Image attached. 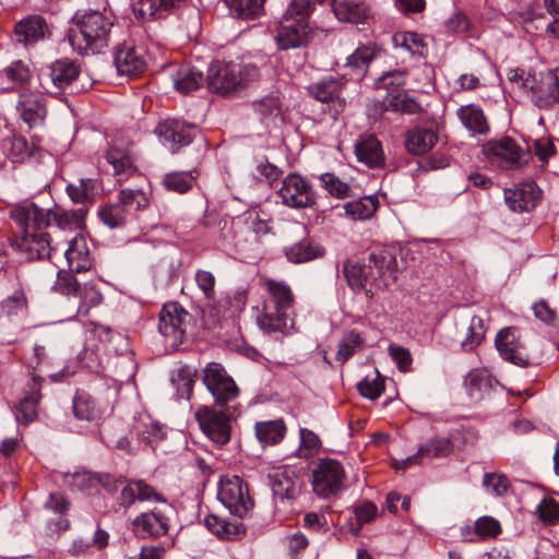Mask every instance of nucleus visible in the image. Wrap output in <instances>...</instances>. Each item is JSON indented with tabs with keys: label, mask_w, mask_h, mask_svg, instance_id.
<instances>
[{
	"label": "nucleus",
	"mask_w": 559,
	"mask_h": 559,
	"mask_svg": "<svg viewBox=\"0 0 559 559\" xmlns=\"http://www.w3.org/2000/svg\"><path fill=\"white\" fill-rule=\"evenodd\" d=\"M9 216L20 228L15 246L27 259L49 258L52 251L58 250L60 243L55 241L52 234L45 231L48 216L38 205L33 202L15 204Z\"/></svg>",
	"instance_id": "1"
},
{
	"label": "nucleus",
	"mask_w": 559,
	"mask_h": 559,
	"mask_svg": "<svg viewBox=\"0 0 559 559\" xmlns=\"http://www.w3.org/2000/svg\"><path fill=\"white\" fill-rule=\"evenodd\" d=\"M309 33L307 22L283 16L275 39L281 49L297 48L307 43Z\"/></svg>",
	"instance_id": "19"
},
{
	"label": "nucleus",
	"mask_w": 559,
	"mask_h": 559,
	"mask_svg": "<svg viewBox=\"0 0 559 559\" xmlns=\"http://www.w3.org/2000/svg\"><path fill=\"white\" fill-rule=\"evenodd\" d=\"M272 492L276 501L284 502L285 500L293 499L295 492L294 483L289 478L276 474L272 481Z\"/></svg>",
	"instance_id": "62"
},
{
	"label": "nucleus",
	"mask_w": 559,
	"mask_h": 559,
	"mask_svg": "<svg viewBox=\"0 0 559 559\" xmlns=\"http://www.w3.org/2000/svg\"><path fill=\"white\" fill-rule=\"evenodd\" d=\"M321 187L332 197L346 199L350 197L352 188L348 182L332 173H325L319 176Z\"/></svg>",
	"instance_id": "49"
},
{
	"label": "nucleus",
	"mask_w": 559,
	"mask_h": 559,
	"mask_svg": "<svg viewBox=\"0 0 559 559\" xmlns=\"http://www.w3.org/2000/svg\"><path fill=\"white\" fill-rule=\"evenodd\" d=\"M41 381L39 377H33L28 383V391L15 406L14 415L19 423L27 424L37 416V404L40 399Z\"/></svg>",
	"instance_id": "26"
},
{
	"label": "nucleus",
	"mask_w": 559,
	"mask_h": 559,
	"mask_svg": "<svg viewBox=\"0 0 559 559\" xmlns=\"http://www.w3.org/2000/svg\"><path fill=\"white\" fill-rule=\"evenodd\" d=\"M154 133L163 140H194L203 136L200 128L193 123H186L178 119H165L160 121Z\"/></svg>",
	"instance_id": "25"
},
{
	"label": "nucleus",
	"mask_w": 559,
	"mask_h": 559,
	"mask_svg": "<svg viewBox=\"0 0 559 559\" xmlns=\"http://www.w3.org/2000/svg\"><path fill=\"white\" fill-rule=\"evenodd\" d=\"M197 177L195 170L170 171L164 176L162 183L166 190L182 194L191 190Z\"/></svg>",
	"instance_id": "41"
},
{
	"label": "nucleus",
	"mask_w": 559,
	"mask_h": 559,
	"mask_svg": "<svg viewBox=\"0 0 559 559\" xmlns=\"http://www.w3.org/2000/svg\"><path fill=\"white\" fill-rule=\"evenodd\" d=\"M201 380L213 396L214 405L223 407L237 405L240 390L221 364L209 362L202 369Z\"/></svg>",
	"instance_id": "7"
},
{
	"label": "nucleus",
	"mask_w": 559,
	"mask_h": 559,
	"mask_svg": "<svg viewBox=\"0 0 559 559\" xmlns=\"http://www.w3.org/2000/svg\"><path fill=\"white\" fill-rule=\"evenodd\" d=\"M255 436L263 445L280 443L286 435V425L283 419L258 421L254 426Z\"/></svg>",
	"instance_id": "34"
},
{
	"label": "nucleus",
	"mask_w": 559,
	"mask_h": 559,
	"mask_svg": "<svg viewBox=\"0 0 559 559\" xmlns=\"http://www.w3.org/2000/svg\"><path fill=\"white\" fill-rule=\"evenodd\" d=\"M368 271L371 277V288L383 289L393 285L397 280V260L392 248H378L368 257Z\"/></svg>",
	"instance_id": "8"
},
{
	"label": "nucleus",
	"mask_w": 559,
	"mask_h": 559,
	"mask_svg": "<svg viewBox=\"0 0 559 559\" xmlns=\"http://www.w3.org/2000/svg\"><path fill=\"white\" fill-rule=\"evenodd\" d=\"M500 356L515 366L527 367L530 357L515 328L501 329L495 340Z\"/></svg>",
	"instance_id": "14"
},
{
	"label": "nucleus",
	"mask_w": 559,
	"mask_h": 559,
	"mask_svg": "<svg viewBox=\"0 0 559 559\" xmlns=\"http://www.w3.org/2000/svg\"><path fill=\"white\" fill-rule=\"evenodd\" d=\"M346 480L343 464L334 459H320L312 469V490L321 499L336 498L346 489Z\"/></svg>",
	"instance_id": "6"
},
{
	"label": "nucleus",
	"mask_w": 559,
	"mask_h": 559,
	"mask_svg": "<svg viewBox=\"0 0 559 559\" xmlns=\"http://www.w3.org/2000/svg\"><path fill=\"white\" fill-rule=\"evenodd\" d=\"M16 109L28 131L43 127L46 108L40 95L34 93L21 94Z\"/></svg>",
	"instance_id": "22"
},
{
	"label": "nucleus",
	"mask_w": 559,
	"mask_h": 559,
	"mask_svg": "<svg viewBox=\"0 0 559 559\" xmlns=\"http://www.w3.org/2000/svg\"><path fill=\"white\" fill-rule=\"evenodd\" d=\"M322 448L319 436L308 429H299V447L296 450V456L299 459H309L314 456Z\"/></svg>",
	"instance_id": "46"
},
{
	"label": "nucleus",
	"mask_w": 559,
	"mask_h": 559,
	"mask_svg": "<svg viewBox=\"0 0 559 559\" xmlns=\"http://www.w3.org/2000/svg\"><path fill=\"white\" fill-rule=\"evenodd\" d=\"M267 293L257 314V324L266 333L288 334L294 330V295L290 287L282 281H264Z\"/></svg>",
	"instance_id": "2"
},
{
	"label": "nucleus",
	"mask_w": 559,
	"mask_h": 559,
	"mask_svg": "<svg viewBox=\"0 0 559 559\" xmlns=\"http://www.w3.org/2000/svg\"><path fill=\"white\" fill-rule=\"evenodd\" d=\"M174 88L182 94L198 90L203 82V74L191 64H182L170 74Z\"/></svg>",
	"instance_id": "30"
},
{
	"label": "nucleus",
	"mask_w": 559,
	"mask_h": 559,
	"mask_svg": "<svg viewBox=\"0 0 559 559\" xmlns=\"http://www.w3.org/2000/svg\"><path fill=\"white\" fill-rule=\"evenodd\" d=\"M392 43L396 48H403L413 56L423 57L426 51V45L423 38L413 32H399L392 36Z\"/></svg>",
	"instance_id": "45"
},
{
	"label": "nucleus",
	"mask_w": 559,
	"mask_h": 559,
	"mask_svg": "<svg viewBox=\"0 0 559 559\" xmlns=\"http://www.w3.org/2000/svg\"><path fill=\"white\" fill-rule=\"evenodd\" d=\"M364 344L365 340L357 331H348L340 341L336 359L342 364L346 362L357 352L362 349Z\"/></svg>",
	"instance_id": "43"
},
{
	"label": "nucleus",
	"mask_w": 559,
	"mask_h": 559,
	"mask_svg": "<svg viewBox=\"0 0 559 559\" xmlns=\"http://www.w3.org/2000/svg\"><path fill=\"white\" fill-rule=\"evenodd\" d=\"M332 11L341 22L361 23L369 16V8L355 0H332Z\"/></svg>",
	"instance_id": "29"
},
{
	"label": "nucleus",
	"mask_w": 559,
	"mask_h": 559,
	"mask_svg": "<svg viewBox=\"0 0 559 559\" xmlns=\"http://www.w3.org/2000/svg\"><path fill=\"white\" fill-rule=\"evenodd\" d=\"M259 111L262 115V120L269 127L272 123L278 127L283 123L284 119L281 110V103L276 97H267L260 102Z\"/></svg>",
	"instance_id": "54"
},
{
	"label": "nucleus",
	"mask_w": 559,
	"mask_h": 559,
	"mask_svg": "<svg viewBox=\"0 0 559 559\" xmlns=\"http://www.w3.org/2000/svg\"><path fill=\"white\" fill-rule=\"evenodd\" d=\"M277 194L284 205L293 209L311 207L316 203L311 185L298 174L287 175Z\"/></svg>",
	"instance_id": "13"
},
{
	"label": "nucleus",
	"mask_w": 559,
	"mask_h": 559,
	"mask_svg": "<svg viewBox=\"0 0 559 559\" xmlns=\"http://www.w3.org/2000/svg\"><path fill=\"white\" fill-rule=\"evenodd\" d=\"M96 181L92 178H82L78 183H69L67 193L74 203H85L94 198Z\"/></svg>",
	"instance_id": "50"
},
{
	"label": "nucleus",
	"mask_w": 559,
	"mask_h": 559,
	"mask_svg": "<svg viewBox=\"0 0 559 559\" xmlns=\"http://www.w3.org/2000/svg\"><path fill=\"white\" fill-rule=\"evenodd\" d=\"M1 313L7 317L24 314L27 310V300L23 289H16L0 302Z\"/></svg>",
	"instance_id": "52"
},
{
	"label": "nucleus",
	"mask_w": 559,
	"mask_h": 559,
	"mask_svg": "<svg viewBox=\"0 0 559 559\" xmlns=\"http://www.w3.org/2000/svg\"><path fill=\"white\" fill-rule=\"evenodd\" d=\"M80 297L79 314L87 316L91 308L102 304L103 295L94 284L86 283L80 288L78 295Z\"/></svg>",
	"instance_id": "53"
},
{
	"label": "nucleus",
	"mask_w": 559,
	"mask_h": 559,
	"mask_svg": "<svg viewBox=\"0 0 559 559\" xmlns=\"http://www.w3.org/2000/svg\"><path fill=\"white\" fill-rule=\"evenodd\" d=\"M189 318L188 311L178 304L170 302L162 308L158 331L170 347L177 348L183 342Z\"/></svg>",
	"instance_id": "11"
},
{
	"label": "nucleus",
	"mask_w": 559,
	"mask_h": 559,
	"mask_svg": "<svg viewBox=\"0 0 559 559\" xmlns=\"http://www.w3.org/2000/svg\"><path fill=\"white\" fill-rule=\"evenodd\" d=\"M483 153L492 165L506 170L519 169L532 157L528 147H523L516 142H485Z\"/></svg>",
	"instance_id": "9"
},
{
	"label": "nucleus",
	"mask_w": 559,
	"mask_h": 559,
	"mask_svg": "<svg viewBox=\"0 0 559 559\" xmlns=\"http://www.w3.org/2000/svg\"><path fill=\"white\" fill-rule=\"evenodd\" d=\"M457 116L463 126L468 129L473 135H487L489 126L483 110L475 105L463 106L459 109Z\"/></svg>",
	"instance_id": "32"
},
{
	"label": "nucleus",
	"mask_w": 559,
	"mask_h": 559,
	"mask_svg": "<svg viewBox=\"0 0 559 559\" xmlns=\"http://www.w3.org/2000/svg\"><path fill=\"white\" fill-rule=\"evenodd\" d=\"M238 405L230 407L201 406L195 412L201 430L214 443L224 445L230 440L231 420L239 416Z\"/></svg>",
	"instance_id": "5"
},
{
	"label": "nucleus",
	"mask_w": 559,
	"mask_h": 559,
	"mask_svg": "<svg viewBox=\"0 0 559 559\" xmlns=\"http://www.w3.org/2000/svg\"><path fill=\"white\" fill-rule=\"evenodd\" d=\"M136 152L126 142L112 144L106 152L107 162L114 167L116 175H130L136 171Z\"/></svg>",
	"instance_id": "23"
},
{
	"label": "nucleus",
	"mask_w": 559,
	"mask_h": 559,
	"mask_svg": "<svg viewBox=\"0 0 559 559\" xmlns=\"http://www.w3.org/2000/svg\"><path fill=\"white\" fill-rule=\"evenodd\" d=\"M195 377L197 370L188 365H182L173 371L170 381L179 399H190Z\"/></svg>",
	"instance_id": "37"
},
{
	"label": "nucleus",
	"mask_w": 559,
	"mask_h": 559,
	"mask_svg": "<svg viewBox=\"0 0 559 559\" xmlns=\"http://www.w3.org/2000/svg\"><path fill=\"white\" fill-rule=\"evenodd\" d=\"M374 58V50L368 46L358 47L348 58L346 67L354 71L357 78H362Z\"/></svg>",
	"instance_id": "47"
},
{
	"label": "nucleus",
	"mask_w": 559,
	"mask_h": 559,
	"mask_svg": "<svg viewBox=\"0 0 559 559\" xmlns=\"http://www.w3.org/2000/svg\"><path fill=\"white\" fill-rule=\"evenodd\" d=\"M98 215L103 224L109 228H117L126 223L129 214L123 205L115 203L103 207Z\"/></svg>",
	"instance_id": "56"
},
{
	"label": "nucleus",
	"mask_w": 559,
	"mask_h": 559,
	"mask_svg": "<svg viewBox=\"0 0 559 559\" xmlns=\"http://www.w3.org/2000/svg\"><path fill=\"white\" fill-rule=\"evenodd\" d=\"M386 109L414 115L421 111V106L406 92H399L388 98Z\"/></svg>",
	"instance_id": "51"
},
{
	"label": "nucleus",
	"mask_w": 559,
	"mask_h": 559,
	"mask_svg": "<svg viewBox=\"0 0 559 559\" xmlns=\"http://www.w3.org/2000/svg\"><path fill=\"white\" fill-rule=\"evenodd\" d=\"M114 23L99 11L76 12L72 17L69 40L80 53H99L109 45Z\"/></svg>",
	"instance_id": "3"
},
{
	"label": "nucleus",
	"mask_w": 559,
	"mask_h": 559,
	"mask_svg": "<svg viewBox=\"0 0 559 559\" xmlns=\"http://www.w3.org/2000/svg\"><path fill=\"white\" fill-rule=\"evenodd\" d=\"M533 103L547 109L559 103V68L544 73L536 85L530 86Z\"/></svg>",
	"instance_id": "17"
},
{
	"label": "nucleus",
	"mask_w": 559,
	"mask_h": 559,
	"mask_svg": "<svg viewBox=\"0 0 559 559\" xmlns=\"http://www.w3.org/2000/svg\"><path fill=\"white\" fill-rule=\"evenodd\" d=\"M73 414L79 420L92 423L99 420L103 412L90 394L81 392L73 399Z\"/></svg>",
	"instance_id": "36"
},
{
	"label": "nucleus",
	"mask_w": 559,
	"mask_h": 559,
	"mask_svg": "<svg viewBox=\"0 0 559 559\" xmlns=\"http://www.w3.org/2000/svg\"><path fill=\"white\" fill-rule=\"evenodd\" d=\"M485 324L480 317L474 316L471 319L467 328V333L462 342V347L465 349H473L478 346L485 337Z\"/></svg>",
	"instance_id": "58"
},
{
	"label": "nucleus",
	"mask_w": 559,
	"mask_h": 559,
	"mask_svg": "<svg viewBox=\"0 0 559 559\" xmlns=\"http://www.w3.org/2000/svg\"><path fill=\"white\" fill-rule=\"evenodd\" d=\"M359 393L369 400H377L384 391V379L374 371L372 374L366 376L357 384Z\"/></svg>",
	"instance_id": "55"
},
{
	"label": "nucleus",
	"mask_w": 559,
	"mask_h": 559,
	"mask_svg": "<svg viewBox=\"0 0 559 559\" xmlns=\"http://www.w3.org/2000/svg\"><path fill=\"white\" fill-rule=\"evenodd\" d=\"M115 66L120 74L131 76L143 72L145 61L134 47L123 46L115 52Z\"/></svg>",
	"instance_id": "28"
},
{
	"label": "nucleus",
	"mask_w": 559,
	"mask_h": 559,
	"mask_svg": "<svg viewBox=\"0 0 559 559\" xmlns=\"http://www.w3.org/2000/svg\"><path fill=\"white\" fill-rule=\"evenodd\" d=\"M3 151L12 163L37 162L41 157L36 142H5Z\"/></svg>",
	"instance_id": "35"
},
{
	"label": "nucleus",
	"mask_w": 559,
	"mask_h": 559,
	"mask_svg": "<svg viewBox=\"0 0 559 559\" xmlns=\"http://www.w3.org/2000/svg\"><path fill=\"white\" fill-rule=\"evenodd\" d=\"M497 381L485 369H474L465 378V386L472 402L489 396Z\"/></svg>",
	"instance_id": "27"
},
{
	"label": "nucleus",
	"mask_w": 559,
	"mask_h": 559,
	"mask_svg": "<svg viewBox=\"0 0 559 559\" xmlns=\"http://www.w3.org/2000/svg\"><path fill=\"white\" fill-rule=\"evenodd\" d=\"M317 0H292L283 16L294 19L298 22H307V17L313 9ZM320 3L323 0H318Z\"/></svg>",
	"instance_id": "60"
},
{
	"label": "nucleus",
	"mask_w": 559,
	"mask_h": 559,
	"mask_svg": "<svg viewBox=\"0 0 559 559\" xmlns=\"http://www.w3.org/2000/svg\"><path fill=\"white\" fill-rule=\"evenodd\" d=\"M117 203L123 205L128 214H130L131 212H139L146 209L148 199L141 190L122 189L118 193Z\"/></svg>",
	"instance_id": "48"
},
{
	"label": "nucleus",
	"mask_w": 559,
	"mask_h": 559,
	"mask_svg": "<svg viewBox=\"0 0 559 559\" xmlns=\"http://www.w3.org/2000/svg\"><path fill=\"white\" fill-rule=\"evenodd\" d=\"M67 245L68 247L63 254L69 271L72 273L90 271L93 266V259L86 239L80 233H76L74 237L67 240Z\"/></svg>",
	"instance_id": "21"
},
{
	"label": "nucleus",
	"mask_w": 559,
	"mask_h": 559,
	"mask_svg": "<svg viewBox=\"0 0 559 559\" xmlns=\"http://www.w3.org/2000/svg\"><path fill=\"white\" fill-rule=\"evenodd\" d=\"M355 154L360 163L370 168L380 167L385 160L381 142H356Z\"/></svg>",
	"instance_id": "38"
},
{
	"label": "nucleus",
	"mask_w": 559,
	"mask_h": 559,
	"mask_svg": "<svg viewBox=\"0 0 559 559\" xmlns=\"http://www.w3.org/2000/svg\"><path fill=\"white\" fill-rule=\"evenodd\" d=\"M265 0H225L230 12L239 19H254L262 14Z\"/></svg>",
	"instance_id": "42"
},
{
	"label": "nucleus",
	"mask_w": 559,
	"mask_h": 559,
	"mask_svg": "<svg viewBox=\"0 0 559 559\" xmlns=\"http://www.w3.org/2000/svg\"><path fill=\"white\" fill-rule=\"evenodd\" d=\"M204 524L221 539H236L245 534V528L238 521H226L213 514L204 519Z\"/></svg>",
	"instance_id": "33"
},
{
	"label": "nucleus",
	"mask_w": 559,
	"mask_h": 559,
	"mask_svg": "<svg viewBox=\"0 0 559 559\" xmlns=\"http://www.w3.org/2000/svg\"><path fill=\"white\" fill-rule=\"evenodd\" d=\"M217 498L231 514L239 518L245 516L253 506L247 485L238 476L221 479Z\"/></svg>",
	"instance_id": "10"
},
{
	"label": "nucleus",
	"mask_w": 559,
	"mask_h": 559,
	"mask_svg": "<svg viewBox=\"0 0 559 559\" xmlns=\"http://www.w3.org/2000/svg\"><path fill=\"white\" fill-rule=\"evenodd\" d=\"M259 69L253 64L240 62H215L206 76L207 88L219 95H230L257 80Z\"/></svg>",
	"instance_id": "4"
},
{
	"label": "nucleus",
	"mask_w": 559,
	"mask_h": 559,
	"mask_svg": "<svg viewBox=\"0 0 559 559\" xmlns=\"http://www.w3.org/2000/svg\"><path fill=\"white\" fill-rule=\"evenodd\" d=\"M343 273L349 287L359 293L369 284L371 286V277L367 264H360L355 261H346L343 266Z\"/></svg>",
	"instance_id": "40"
},
{
	"label": "nucleus",
	"mask_w": 559,
	"mask_h": 559,
	"mask_svg": "<svg viewBox=\"0 0 559 559\" xmlns=\"http://www.w3.org/2000/svg\"><path fill=\"white\" fill-rule=\"evenodd\" d=\"M131 7L138 20L154 21L163 19L156 0H132Z\"/></svg>",
	"instance_id": "57"
},
{
	"label": "nucleus",
	"mask_w": 559,
	"mask_h": 559,
	"mask_svg": "<svg viewBox=\"0 0 559 559\" xmlns=\"http://www.w3.org/2000/svg\"><path fill=\"white\" fill-rule=\"evenodd\" d=\"M80 74V64L69 58L55 61L49 68L51 82L58 88L70 85Z\"/></svg>",
	"instance_id": "31"
},
{
	"label": "nucleus",
	"mask_w": 559,
	"mask_h": 559,
	"mask_svg": "<svg viewBox=\"0 0 559 559\" xmlns=\"http://www.w3.org/2000/svg\"><path fill=\"white\" fill-rule=\"evenodd\" d=\"M252 174L259 181H265L272 185L282 175V170L267 159L261 158L255 160V168Z\"/></svg>",
	"instance_id": "61"
},
{
	"label": "nucleus",
	"mask_w": 559,
	"mask_h": 559,
	"mask_svg": "<svg viewBox=\"0 0 559 559\" xmlns=\"http://www.w3.org/2000/svg\"><path fill=\"white\" fill-rule=\"evenodd\" d=\"M504 202L512 212L533 210L540 198V189L533 181L522 182L503 191Z\"/></svg>",
	"instance_id": "16"
},
{
	"label": "nucleus",
	"mask_w": 559,
	"mask_h": 559,
	"mask_svg": "<svg viewBox=\"0 0 559 559\" xmlns=\"http://www.w3.org/2000/svg\"><path fill=\"white\" fill-rule=\"evenodd\" d=\"M483 485L491 495L502 497L509 490L510 481L503 474L486 473L484 475Z\"/></svg>",
	"instance_id": "59"
},
{
	"label": "nucleus",
	"mask_w": 559,
	"mask_h": 559,
	"mask_svg": "<svg viewBox=\"0 0 559 559\" xmlns=\"http://www.w3.org/2000/svg\"><path fill=\"white\" fill-rule=\"evenodd\" d=\"M287 259L293 263H305L324 254V249L309 240H302L285 249Z\"/></svg>",
	"instance_id": "39"
},
{
	"label": "nucleus",
	"mask_w": 559,
	"mask_h": 559,
	"mask_svg": "<svg viewBox=\"0 0 559 559\" xmlns=\"http://www.w3.org/2000/svg\"><path fill=\"white\" fill-rule=\"evenodd\" d=\"M87 211L84 207H79L72 211H66L59 207L53 210H43V214L48 216L47 228L55 223V230L52 231L53 238L57 233L64 231H80L84 228L85 216Z\"/></svg>",
	"instance_id": "18"
},
{
	"label": "nucleus",
	"mask_w": 559,
	"mask_h": 559,
	"mask_svg": "<svg viewBox=\"0 0 559 559\" xmlns=\"http://www.w3.org/2000/svg\"><path fill=\"white\" fill-rule=\"evenodd\" d=\"M55 289L63 295H78L81 286L72 272L59 270L57 273V281L55 283Z\"/></svg>",
	"instance_id": "64"
},
{
	"label": "nucleus",
	"mask_w": 559,
	"mask_h": 559,
	"mask_svg": "<svg viewBox=\"0 0 559 559\" xmlns=\"http://www.w3.org/2000/svg\"><path fill=\"white\" fill-rule=\"evenodd\" d=\"M453 450V442L449 438L437 437L429 439L419 447L418 451L395 464L396 468H407L420 464L425 459H437L448 456Z\"/></svg>",
	"instance_id": "20"
},
{
	"label": "nucleus",
	"mask_w": 559,
	"mask_h": 559,
	"mask_svg": "<svg viewBox=\"0 0 559 559\" xmlns=\"http://www.w3.org/2000/svg\"><path fill=\"white\" fill-rule=\"evenodd\" d=\"M174 509L164 503L150 512H143L132 522L133 533L141 538H156L168 533L170 515Z\"/></svg>",
	"instance_id": "12"
},
{
	"label": "nucleus",
	"mask_w": 559,
	"mask_h": 559,
	"mask_svg": "<svg viewBox=\"0 0 559 559\" xmlns=\"http://www.w3.org/2000/svg\"><path fill=\"white\" fill-rule=\"evenodd\" d=\"M194 281L206 300H213L215 298L216 280L212 272L206 270H197Z\"/></svg>",
	"instance_id": "63"
},
{
	"label": "nucleus",
	"mask_w": 559,
	"mask_h": 559,
	"mask_svg": "<svg viewBox=\"0 0 559 559\" xmlns=\"http://www.w3.org/2000/svg\"><path fill=\"white\" fill-rule=\"evenodd\" d=\"M378 207V200L376 197H364L359 200L347 202L344 205L346 215L354 219H368L370 218Z\"/></svg>",
	"instance_id": "44"
},
{
	"label": "nucleus",
	"mask_w": 559,
	"mask_h": 559,
	"mask_svg": "<svg viewBox=\"0 0 559 559\" xmlns=\"http://www.w3.org/2000/svg\"><path fill=\"white\" fill-rule=\"evenodd\" d=\"M345 81L343 78L329 76L308 87V93L321 103H331L334 115L343 111L346 99L343 96Z\"/></svg>",
	"instance_id": "15"
},
{
	"label": "nucleus",
	"mask_w": 559,
	"mask_h": 559,
	"mask_svg": "<svg viewBox=\"0 0 559 559\" xmlns=\"http://www.w3.org/2000/svg\"><path fill=\"white\" fill-rule=\"evenodd\" d=\"M49 33L48 25L39 15L27 16L14 26V37L17 43L24 46L33 45L41 40Z\"/></svg>",
	"instance_id": "24"
}]
</instances>
